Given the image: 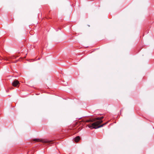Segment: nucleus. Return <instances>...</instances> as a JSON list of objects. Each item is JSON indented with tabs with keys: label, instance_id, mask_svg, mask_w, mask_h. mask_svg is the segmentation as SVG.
<instances>
[{
	"label": "nucleus",
	"instance_id": "obj_2",
	"mask_svg": "<svg viewBox=\"0 0 154 154\" xmlns=\"http://www.w3.org/2000/svg\"><path fill=\"white\" fill-rule=\"evenodd\" d=\"M33 140L36 142H42L45 143H50L51 142V141L46 139H34Z\"/></svg>",
	"mask_w": 154,
	"mask_h": 154
},
{
	"label": "nucleus",
	"instance_id": "obj_1",
	"mask_svg": "<svg viewBox=\"0 0 154 154\" xmlns=\"http://www.w3.org/2000/svg\"><path fill=\"white\" fill-rule=\"evenodd\" d=\"M103 116L100 117H97L94 118L92 119H90L86 121L87 122H94L96 121L94 123H92L91 125H88V126L89 128L91 129L100 128L103 127L104 125H105L107 123V122L99 126H98L103 121L102 120L103 119Z\"/></svg>",
	"mask_w": 154,
	"mask_h": 154
},
{
	"label": "nucleus",
	"instance_id": "obj_4",
	"mask_svg": "<svg viewBox=\"0 0 154 154\" xmlns=\"http://www.w3.org/2000/svg\"><path fill=\"white\" fill-rule=\"evenodd\" d=\"M80 139V137L79 136H77L74 138L75 141L76 142H78Z\"/></svg>",
	"mask_w": 154,
	"mask_h": 154
},
{
	"label": "nucleus",
	"instance_id": "obj_6",
	"mask_svg": "<svg viewBox=\"0 0 154 154\" xmlns=\"http://www.w3.org/2000/svg\"><path fill=\"white\" fill-rule=\"evenodd\" d=\"M2 59H3V58L1 56H0V60H1Z\"/></svg>",
	"mask_w": 154,
	"mask_h": 154
},
{
	"label": "nucleus",
	"instance_id": "obj_8",
	"mask_svg": "<svg viewBox=\"0 0 154 154\" xmlns=\"http://www.w3.org/2000/svg\"><path fill=\"white\" fill-rule=\"evenodd\" d=\"M13 89V88L12 87V88H10V89Z\"/></svg>",
	"mask_w": 154,
	"mask_h": 154
},
{
	"label": "nucleus",
	"instance_id": "obj_3",
	"mask_svg": "<svg viewBox=\"0 0 154 154\" xmlns=\"http://www.w3.org/2000/svg\"><path fill=\"white\" fill-rule=\"evenodd\" d=\"M19 82L17 80H14L12 83V85L15 87H18L19 86Z\"/></svg>",
	"mask_w": 154,
	"mask_h": 154
},
{
	"label": "nucleus",
	"instance_id": "obj_7",
	"mask_svg": "<svg viewBox=\"0 0 154 154\" xmlns=\"http://www.w3.org/2000/svg\"><path fill=\"white\" fill-rule=\"evenodd\" d=\"M5 59L6 60H8V58H6V59Z\"/></svg>",
	"mask_w": 154,
	"mask_h": 154
},
{
	"label": "nucleus",
	"instance_id": "obj_5",
	"mask_svg": "<svg viewBox=\"0 0 154 154\" xmlns=\"http://www.w3.org/2000/svg\"><path fill=\"white\" fill-rule=\"evenodd\" d=\"M67 83L65 82V84H63V85H64L65 86H66V85H67Z\"/></svg>",
	"mask_w": 154,
	"mask_h": 154
}]
</instances>
